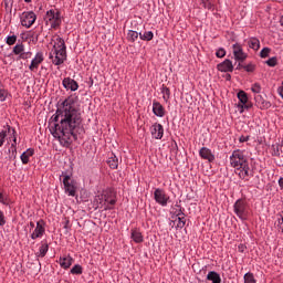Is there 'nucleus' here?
I'll return each instance as SVG.
<instances>
[{"label": "nucleus", "instance_id": "53", "mask_svg": "<svg viewBox=\"0 0 283 283\" xmlns=\"http://www.w3.org/2000/svg\"><path fill=\"white\" fill-rule=\"evenodd\" d=\"M24 3H32V0H24Z\"/></svg>", "mask_w": 283, "mask_h": 283}, {"label": "nucleus", "instance_id": "47", "mask_svg": "<svg viewBox=\"0 0 283 283\" xmlns=\"http://www.w3.org/2000/svg\"><path fill=\"white\" fill-rule=\"evenodd\" d=\"M30 56H32V53H30V52H27V53L22 52L21 55H20V59H30Z\"/></svg>", "mask_w": 283, "mask_h": 283}, {"label": "nucleus", "instance_id": "27", "mask_svg": "<svg viewBox=\"0 0 283 283\" xmlns=\"http://www.w3.org/2000/svg\"><path fill=\"white\" fill-rule=\"evenodd\" d=\"M139 39L142 41H151V39H154V32L146 31L144 33H139Z\"/></svg>", "mask_w": 283, "mask_h": 283}, {"label": "nucleus", "instance_id": "2", "mask_svg": "<svg viewBox=\"0 0 283 283\" xmlns=\"http://www.w3.org/2000/svg\"><path fill=\"white\" fill-rule=\"evenodd\" d=\"M230 165L238 171L237 174L241 180H249L251 168L249 167V159L244 156V151L240 149L234 150L230 156Z\"/></svg>", "mask_w": 283, "mask_h": 283}, {"label": "nucleus", "instance_id": "46", "mask_svg": "<svg viewBox=\"0 0 283 283\" xmlns=\"http://www.w3.org/2000/svg\"><path fill=\"white\" fill-rule=\"evenodd\" d=\"M175 216L177 218H185V212H182V209H179L178 211L175 212Z\"/></svg>", "mask_w": 283, "mask_h": 283}, {"label": "nucleus", "instance_id": "54", "mask_svg": "<svg viewBox=\"0 0 283 283\" xmlns=\"http://www.w3.org/2000/svg\"><path fill=\"white\" fill-rule=\"evenodd\" d=\"M274 156H280V153H275Z\"/></svg>", "mask_w": 283, "mask_h": 283}, {"label": "nucleus", "instance_id": "18", "mask_svg": "<svg viewBox=\"0 0 283 283\" xmlns=\"http://www.w3.org/2000/svg\"><path fill=\"white\" fill-rule=\"evenodd\" d=\"M153 113L155 114V116L163 118V116H165V106H163V104H160V102L154 101L153 102Z\"/></svg>", "mask_w": 283, "mask_h": 283}, {"label": "nucleus", "instance_id": "48", "mask_svg": "<svg viewBox=\"0 0 283 283\" xmlns=\"http://www.w3.org/2000/svg\"><path fill=\"white\" fill-rule=\"evenodd\" d=\"M11 154H12L13 158H17V147H15V145H11Z\"/></svg>", "mask_w": 283, "mask_h": 283}, {"label": "nucleus", "instance_id": "16", "mask_svg": "<svg viewBox=\"0 0 283 283\" xmlns=\"http://www.w3.org/2000/svg\"><path fill=\"white\" fill-rule=\"evenodd\" d=\"M254 99H255L256 107H259V109H270L271 102L264 99L262 95L260 94L255 95Z\"/></svg>", "mask_w": 283, "mask_h": 283}, {"label": "nucleus", "instance_id": "25", "mask_svg": "<svg viewBox=\"0 0 283 283\" xmlns=\"http://www.w3.org/2000/svg\"><path fill=\"white\" fill-rule=\"evenodd\" d=\"M107 165L108 167H111V169H118V157H116L114 153H112L108 157Z\"/></svg>", "mask_w": 283, "mask_h": 283}, {"label": "nucleus", "instance_id": "37", "mask_svg": "<svg viewBox=\"0 0 283 283\" xmlns=\"http://www.w3.org/2000/svg\"><path fill=\"white\" fill-rule=\"evenodd\" d=\"M8 98V91L0 88V102L3 103Z\"/></svg>", "mask_w": 283, "mask_h": 283}, {"label": "nucleus", "instance_id": "34", "mask_svg": "<svg viewBox=\"0 0 283 283\" xmlns=\"http://www.w3.org/2000/svg\"><path fill=\"white\" fill-rule=\"evenodd\" d=\"M7 45H14L17 43V35H9L6 40Z\"/></svg>", "mask_w": 283, "mask_h": 283}, {"label": "nucleus", "instance_id": "15", "mask_svg": "<svg viewBox=\"0 0 283 283\" xmlns=\"http://www.w3.org/2000/svg\"><path fill=\"white\" fill-rule=\"evenodd\" d=\"M199 156L203 159V160H208V163H213V160H216V155H213V153L211 151V149L207 148V147H202L199 150Z\"/></svg>", "mask_w": 283, "mask_h": 283}, {"label": "nucleus", "instance_id": "5", "mask_svg": "<svg viewBox=\"0 0 283 283\" xmlns=\"http://www.w3.org/2000/svg\"><path fill=\"white\" fill-rule=\"evenodd\" d=\"M96 200L104 211H112L114 205H116V197L111 191H104L102 195L97 196Z\"/></svg>", "mask_w": 283, "mask_h": 283}, {"label": "nucleus", "instance_id": "41", "mask_svg": "<svg viewBox=\"0 0 283 283\" xmlns=\"http://www.w3.org/2000/svg\"><path fill=\"white\" fill-rule=\"evenodd\" d=\"M279 219H277V227L281 229V231L283 232V212L279 213Z\"/></svg>", "mask_w": 283, "mask_h": 283}, {"label": "nucleus", "instance_id": "28", "mask_svg": "<svg viewBox=\"0 0 283 283\" xmlns=\"http://www.w3.org/2000/svg\"><path fill=\"white\" fill-rule=\"evenodd\" d=\"M161 94H163L164 101L167 102V101H169V98L171 96V91L166 85H163L161 86Z\"/></svg>", "mask_w": 283, "mask_h": 283}, {"label": "nucleus", "instance_id": "42", "mask_svg": "<svg viewBox=\"0 0 283 283\" xmlns=\"http://www.w3.org/2000/svg\"><path fill=\"white\" fill-rule=\"evenodd\" d=\"M8 132H9V134H10V132H12L13 143L11 145H15V147H17V130L9 127Z\"/></svg>", "mask_w": 283, "mask_h": 283}, {"label": "nucleus", "instance_id": "21", "mask_svg": "<svg viewBox=\"0 0 283 283\" xmlns=\"http://www.w3.org/2000/svg\"><path fill=\"white\" fill-rule=\"evenodd\" d=\"M130 238H132V240H134L136 242V244H140L145 241L143 233L137 229L132 230Z\"/></svg>", "mask_w": 283, "mask_h": 283}, {"label": "nucleus", "instance_id": "7", "mask_svg": "<svg viewBox=\"0 0 283 283\" xmlns=\"http://www.w3.org/2000/svg\"><path fill=\"white\" fill-rule=\"evenodd\" d=\"M154 199L160 207H167L169 205L170 197L164 189L157 188L154 191Z\"/></svg>", "mask_w": 283, "mask_h": 283}, {"label": "nucleus", "instance_id": "22", "mask_svg": "<svg viewBox=\"0 0 283 283\" xmlns=\"http://www.w3.org/2000/svg\"><path fill=\"white\" fill-rule=\"evenodd\" d=\"M32 156H34V149L29 148L27 149L21 156V161L22 165H28L30 163V158H32Z\"/></svg>", "mask_w": 283, "mask_h": 283}, {"label": "nucleus", "instance_id": "8", "mask_svg": "<svg viewBox=\"0 0 283 283\" xmlns=\"http://www.w3.org/2000/svg\"><path fill=\"white\" fill-rule=\"evenodd\" d=\"M21 25L32 28L36 21V14L33 11L23 12L20 17Z\"/></svg>", "mask_w": 283, "mask_h": 283}, {"label": "nucleus", "instance_id": "36", "mask_svg": "<svg viewBox=\"0 0 283 283\" xmlns=\"http://www.w3.org/2000/svg\"><path fill=\"white\" fill-rule=\"evenodd\" d=\"M269 54H271V49H269V48H264V49L260 52L261 59H266V56H269Z\"/></svg>", "mask_w": 283, "mask_h": 283}, {"label": "nucleus", "instance_id": "51", "mask_svg": "<svg viewBox=\"0 0 283 283\" xmlns=\"http://www.w3.org/2000/svg\"><path fill=\"white\" fill-rule=\"evenodd\" d=\"M29 226H30L31 229H34V222H33V221H31V222L29 223Z\"/></svg>", "mask_w": 283, "mask_h": 283}, {"label": "nucleus", "instance_id": "40", "mask_svg": "<svg viewBox=\"0 0 283 283\" xmlns=\"http://www.w3.org/2000/svg\"><path fill=\"white\" fill-rule=\"evenodd\" d=\"M177 220H178V223H177L178 229H182L187 222L185 220V217L177 218Z\"/></svg>", "mask_w": 283, "mask_h": 283}, {"label": "nucleus", "instance_id": "14", "mask_svg": "<svg viewBox=\"0 0 283 283\" xmlns=\"http://www.w3.org/2000/svg\"><path fill=\"white\" fill-rule=\"evenodd\" d=\"M62 85L65 90H70L71 92H76V90H78V83L75 80H72V77H65L62 81Z\"/></svg>", "mask_w": 283, "mask_h": 283}, {"label": "nucleus", "instance_id": "3", "mask_svg": "<svg viewBox=\"0 0 283 283\" xmlns=\"http://www.w3.org/2000/svg\"><path fill=\"white\" fill-rule=\"evenodd\" d=\"M67 46H65V40L62 38L56 39V43L50 52L49 57L51 59L53 65H63L67 59Z\"/></svg>", "mask_w": 283, "mask_h": 283}, {"label": "nucleus", "instance_id": "43", "mask_svg": "<svg viewBox=\"0 0 283 283\" xmlns=\"http://www.w3.org/2000/svg\"><path fill=\"white\" fill-rule=\"evenodd\" d=\"M243 70H245V72H254L255 71V65L248 64V65L243 66Z\"/></svg>", "mask_w": 283, "mask_h": 283}, {"label": "nucleus", "instance_id": "50", "mask_svg": "<svg viewBox=\"0 0 283 283\" xmlns=\"http://www.w3.org/2000/svg\"><path fill=\"white\" fill-rule=\"evenodd\" d=\"M279 187H281V188L283 189V177H281V178L279 179Z\"/></svg>", "mask_w": 283, "mask_h": 283}, {"label": "nucleus", "instance_id": "45", "mask_svg": "<svg viewBox=\"0 0 283 283\" xmlns=\"http://www.w3.org/2000/svg\"><path fill=\"white\" fill-rule=\"evenodd\" d=\"M0 202H1V205H9L7 197L3 196V193H1V192H0Z\"/></svg>", "mask_w": 283, "mask_h": 283}, {"label": "nucleus", "instance_id": "19", "mask_svg": "<svg viewBox=\"0 0 283 283\" xmlns=\"http://www.w3.org/2000/svg\"><path fill=\"white\" fill-rule=\"evenodd\" d=\"M63 185L69 196H76V189L72 186V184H70V176H64Z\"/></svg>", "mask_w": 283, "mask_h": 283}, {"label": "nucleus", "instance_id": "1", "mask_svg": "<svg viewBox=\"0 0 283 283\" xmlns=\"http://www.w3.org/2000/svg\"><path fill=\"white\" fill-rule=\"evenodd\" d=\"M54 120L52 136L57 138L62 147H70L74 140H77L78 129L83 123L81 108L76 105L74 97L69 96L57 104Z\"/></svg>", "mask_w": 283, "mask_h": 283}, {"label": "nucleus", "instance_id": "10", "mask_svg": "<svg viewBox=\"0 0 283 283\" xmlns=\"http://www.w3.org/2000/svg\"><path fill=\"white\" fill-rule=\"evenodd\" d=\"M150 134L156 140H163V136H165V128L161 124L155 123L150 127Z\"/></svg>", "mask_w": 283, "mask_h": 283}, {"label": "nucleus", "instance_id": "9", "mask_svg": "<svg viewBox=\"0 0 283 283\" xmlns=\"http://www.w3.org/2000/svg\"><path fill=\"white\" fill-rule=\"evenodd\" d=\"M232 52L235 61H240L241 63L247 61L248 55L239 43L232 45Z\"/></svg>", "mask_w": 283, "mask_h": 283}, {"label": "nucleus", "instance_id": "24", "mask_svg": "<svg viewBox=\"0 0 283 283\" xmlns=\"http://www.w3.org/2000/svg\"><path fill=\"white\" fill-rule=\"evenodd\" d=\"M49 250H50V245L48 244V241H42L38 252V258H45Z\"/></svg>", "mask_w": 283, "mask_h": 283}, {"label": "nucleus", "instance_id": "49", "mask_svg": "<svg viewBox=\"0 0 283 283\" xmlns=\"http://www.w3.org/2000/svg\"><path fill=\"white\" fill-rule=\"evenodd\" d=\"M239 142H240V143H247V142H249V136H241V137L239 138Z\"/></svg>", "mask_w": 283, "mask_h": 283}, {"label": "nucleus", "instance_id": "30", "mask_svg": "<svg viewBox=\"0 0 283 283\" xmlns=\"http://www.w3.org/2000/svg\"><path fill=\"white\" fill-rule=\"evenodd\" d=\"M71 273H72V275H82L83 274V266H81L80 264H75L71 269Z\"/></svg>", "mask_w": 283, "mask_h": 283}, {"label": "nucleus", "instance_id": "17", "mask_svg": "<svg viewBox=\"0 0 283 283\" xmlns=\"http://www.w3.org/2000/svg\"><path fill=\"white\" fill-rule=\"evenodd\" d=\"M59 264L62 269H70L74 264V259L70 255L60 256Z\"/></svg>", "mask_w": 283, "mask_h": 283}, {"label": "nucleus", "instance_id": "23", "mask_svg": "<svg viewBox=\"0 0 283 283\" xmlns=\"http://www.w3.org/2000/svg\"><path fill=\"white\" fill-rule=\"evenodd\" d=\"M207 280L212 283H222V279L220 277V274L216 271H210L207 274Z\"/></svg>", "mask_w": 283, "mask_h": 283}, {"label": "nucleus", "instance_id": "11", "mask_svg": "<svg viewBox=\"0 0 283 283\" xmlns=\"http://www.w3.org/2000/svg\"><path fill=\"white\" fill-rule=\"evenodd\" d=\"M45 233V227L43 220L36 222V227L31 233V240H36V238H43Z\"/></svg>", "mask_w": 283, "mask_h": 283}, {"label": "nucleus", "instance_id": "31", "mask_svg": "<svg viewBox=\"0 0 283 283\" xmlns=\"http://www.w3.org/2000/svg\"><path fill=\"white\" fill-rule=\"evenodd\" d=\"M244 283H256L255 276H253V273L248 272L243 276Z\"/></svg>", "mask_w": 283, "mask_h": 283}, {"label": "nucleus", "instance_id": "29", "mask_svg": "<svg viewBox=\"0 0 283 283\" xmlns=\"http://www.w3.org/2000/svg\"><path fill=\"white\" fill-rule=\"evenodd\" d=\"M138 36H140V33L136 32V31H128V34H127V39L128 41H130L132 43H134L135 41L138 40Z\"/></svg>", "mask_w": 283, "mask_h": 283}, {"label": "nucleus", "instance_id": "20", "mask_svg": "<svg viewBox=\"0 0 283 283\" xmlns=\"http://www.w3.org/2000/svg\"><path fill=\"white\" fill-rule=\"evenodd\" d=\"M219 72H233V62L231 60H224L222 63L218 64Z\"/></svg>", "mask_w": 283, "mask_h": 283}, {"label": "nucleus", "instance_id": "13", "mask_svg": "<svg viewBox=\"0 0 283 283\" xmlns=\"http://www.w3.org/2000/svg\"><path fill=\"white\" fill-rule=\"evenodd\" d=\"M43 61H44L43 54L41 52H38L34 59L31 61L29 70L31 72H36V70H39V65H41Z\"/></svg>", "mask_w": 283, "mask_h": 283}, {"label": "nucleus", "instance_id": "52", "mask_svg": "<svg viewBox=\"0 0 283 283\" xmlns=\"http://www.w3.org/2000/svg\"><path fill=\"white\" fill-rule=\"evenodd\" d=\"M280 23H281V25L283 27V15H282L281 19H280Z\"/></svg>", "mask_w": 283, "mask_h": 283}, {"label": "nucleus", "instance_id": "35", "mask_svg": "<svg viewBox=\"0 0 283 283\" xmlns=\"http://www.w3.org/2000/svg\"><path fill=\"white\" fill-rule=\"evenodd\" d=\"M265 63L269 67H275L277 65V57H271Z\"/></svg>", "mask_w": 283, "mask_h": 283}, {"label": "nucleus", "instance_id": "12", "mask_svg": "<svg viewBox=\"0 0 283 283\" xmlns=\"http://www.w3.org/2000/svg\"><path fill=\"white\" fill-rule=\"evenodd\" d=\"M237 96L241 103L242 109H251V107H253V104L249 103V96L247 95V92L240 91Z\"/></svg>", "mask_w": 283, "mask_h": 283}, {"label": "nucleus", "instance_id": "32", "mask_svg": "<svg viewBox=\"0 0 283 283\" xmlns=\"http://www.w3.org/2000/svg\"><path fill=\"white\" fill-rule=\"evenodd\" d=\"M251 90L253 94H260L262 92V86L260 85V83H254L252 84Z\"/></svg>", "mask_w": 283, "mask_h": 283}, {"label": "nucleus", "instance_id": "26", "mask_svg": "<svg viewBox=\"0 0 283 283\" xmlns=\"http://www.w3.org/2000/svg\"><path fill=\"white\" fill-rule=\"evenodd\" d=\"M248 45L249 48H251V50L258 52V50H260V40H258V38H250L248 41Z\"/></svg>", "mask_w": 283, "mask_h": 283}, {"label": "nucleus", "instance_id": "4", "mask_svg": "<svg viewBox=\"0 0 283 283\" xmlns=\"http://www.w3.org/2000/svg\"><path fill=\"white\" fill-rule=\"evenodd\" d=\"M233 210L235 216L243 221L249 220V216H251V207L244 199H238L233 205Z\"/></svg>", "mask_w": 283, "mask_h": 283}, {"label": "nucleus", "instance_id": "38", "mask_svg": "<svg viewBox=\"0 0 283 283\" xmlns=\"http://www.w3.org/2000/svg\"><path fill=\"white\" fill-rule=\"evenodd\" d=\"M8 136V133L6 130H2L0 133V147H3V143H6V137Z\"/></svg>", "mask_w": 283, "mask_h": 283}, {"label": "nucleus", "instance_id": "33", "mask_svg": "<svg viewBox=\"0 0 283 283\" xmlns=\"http://www.w3.org/2000/svg\"><path fill=\"white\" fill-rule=\"evenodd\" d=\"M24 50V46L23 44H17L14 48H13V54H17L21 56V53L23 52Z\"/></svg>", "mask_w": 283, "mask_h": 283}, {"label": "nucleus", "instance_id": "44", "mask_svg": "<svg viewBox=\"0 0 283 283\" xmlns=\"http://www.w3.org/2000/svg\"><path fill=\"white\" fill-rule=\"evenodd\" d=\"M6 224V216L3 214V211L0 210V227H3Z\"/></svg>", "mask_w": 283, "mask_h": 283}, {"label": "nucleus", "instance_id": "6", "mask_svg": "<svg viewBox=\"0 0 283 283\" xmlns=\"http://www.w3.org/2000/svg\"><path fill=\"white\" fill-rule=\"evenodd\" d=\"M46 21L50 22V25L53 30L61 28V12L54 9L46 11Z\"/></svg>", "mask_w": 283, "mask_h": 283}, {"label": "nucleus", "instance_id": "39", "mask_svg": "<svg viewBox=\"0 0 283 283\" xmlns=\"http://www.w3.org/2000/svg\"><path fill=\"white\" fill-rule=\"evenodd\" d=\"M227 55V51L224 49H219L217 52H216V56L218 59H223V56Z\"/></svg>", "mask_w": 283, "mask_h": 283}]
</instances>
